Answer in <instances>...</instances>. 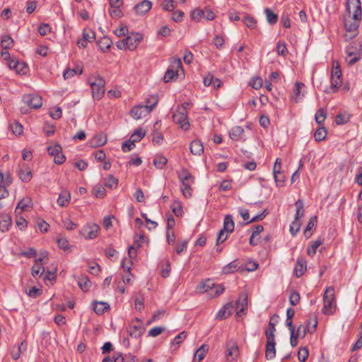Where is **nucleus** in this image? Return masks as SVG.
I'll list each match as a JSON object with an SVG mask.
<instances>
[{
    "label": "nucleus",
    "mask_w": 362,
    "mask_h": 362,
    "mask_svg": "<svg viewBox=\"0 0 362 362\" xmlns=\"http://www.w3.org/2000/svg\"><path fill=\"white\" fill-rule=\"evenodd\" d=\"M146 104L144 105L145 106H147L148 108V110L151 112L153 108L156 106L158 102V98L157 95H151L146 98Z\"/></svg>",
    "instance_id": "obj_44"
},
{
    "label": "nucleus",
    "mask_w": 362,
    "mask_h": 362,
    "mask_svg": "<svg viewBox=\"0 0 362 362\" xmlns=\"http://www.w3.org/2000/svg\"><path fill=\"white\" fill-rule=\"evenodd\" d=\"M243 21L245 24V25L250 29H254L256 26L257 21L252 16H245Z\"/></svg>",
    "instance_id": "obj_61"
},
{
    "label": "nucleus",
    "mask_w": 362,
    "mask_h": 362,
    "mask_svg": "<svg viewBox=\"0 0 362 362\" xmlns=\"http://www.w3.org/2000/svg\"><path fill=\"white\" fill-rule=\"evenodd\" d=\"M70 199L71 194L69 192L64 190L59 194L57 199V203L59 204V206H64L69 202Z\"/></svg>",
    "instance_id": "obj_35"
},
{
    "label": "nucleus",
    "mask_w": 362,
    "mask_h": 362,
    "mask_svg": "<svg viewBox=\"0 0 362 362\" xmlns=\"http://www.w3.org/2000/svg\"><path fill=\"white\" fill-rule=\"evenodd\" d=\"M238 269V266L237 262L233 261L223 268V273L225 274H231L237 271Z\"/></svg>",
    "instance_id": "obj_43"
},
{
    "label": "nucleus",
    "mask_w": 362,
    "mask_h": 362,
    "mask_svg": "<svg viewBox=\"0 0 362 362\" xmlns=\"http://www.w3.org/2000/svg\"><path fill=\"white\" fill-rule=\"evenodd\" d=\"M93 193L95 197L98 198H103L105 196L106 190L104 187L100 185V186H95L93 188Z\"/></svg>",
    "instance_id": "obj_63"
},
{
    "label": "nucleus",
    "mask_w": 362,
    "mask_h": 362,
    "mask_svg": "<svg viewBox=\"0 0 362 362\" xmlns=\"http://www.w3.org/2000/svg\"><path fill=\"white\" fill-rule=\"evenodd\" d=\"M78 284L80 288L84 291H88L91 286L90 281L86 276L79 279Z\"/></svg>",
    "instance_id": "obj_48"
},
{
    "label": "nucleus",
    "mask_w": 362,
    "mask_h": 362,
    "mask_svg": "<svg viewBox=\"0 0 362 362\" xmlns=\"http://www.w3.org/2000/svg\"><path fill=\"white\" fill-rule=\"evenodd\" d=\"M300 228V223H299V220H296L291 223L290 226V233L293 236H295L297 233L299 231Z\"/></svg>",
    "instance_id": "obj_60"
},
{
    "label": "nucleus",
    "mask_w": 362,
    "mask_h": 362,
    "mask_svg": "<svg viewBox=\"0 0 362 362\" xmlns=\"http://www.w3.org/2000/svg\"><path fill=\"white\" fill-rule=\"evenodd\" d=\"M30 207H32V201L30 199H23L18 202L16 209V211H17L19 209L21 210H26Z\"/></svg>",
    "instance_id": "obj_51"
},
{
    "label": "nucleus",
    "mask_w": 362,
    "mask_h": 362,
    "mask_svg": "<svg viewBox=\"0 0 362 362\" xmlns=\"http://www.w3.org/2000/svg\"><path fill=\"white\" fill-rule=\"evenodd\" d=\"M304 87H305L304 83H303L301 82H296L295 83L293 92V95L295 96L296 100L300 98V90Z\"/></svg>",
    "instance_id": "obj_62"
},
{
    "label": "nucleus",
    "mask_w": 362,
    "mask_h": 362,
    "mask_svg": "<svg viewBox=\"0 0 362 362\" xmlns=\"http://www.w3.org/2000/svg\"><path fill=\"white\" fill-rule=\"evenodd\" d=\"M327 117V111L324 108H320L315 115V119L318 124H322Z\"/></svg>",
    "instance_id": "obj_40"
},
{
    "label": "nucleus",
    "mask_w": 362,
    "mask_h": 362,
    "mask_svg": "<svg viewBox=\"0 0 362 362\" xmlns=\"http://www.w3.org/2000/svg\"><path fill=\"white\" fill-rule=\"evenodd\" d=\"M300 300V294L296 291H291L289 296V303L292 305H296Z\"/></svg>",
    "instance_id": "obj_53"
},
{
    "label": "nucleus",
    "mask_w": 362,
    "mask_h": 362,
    "mask_svg": "<svg viewBox=\"0 0 362 362\" xmlns=\"http://www.w3.org/2000/svg\"><path fill=\"white\" fill-rule=\"evenodd\" d=\"M18 175L23 182H28L33 177L32 170L26 164H23L20 166Z\"/></svg>",
    "instance_id": "obj_17"
},
{
    "label": "nucleus",
    "mask_w": 362,
    "mask_h": 362,
    "mask_svg": "<svg viewBox=\"0 0 362 362\" xmlns=\"http://www.w3.org/2000/svg\"><path fill=\"white\" fill-rule=\"evenodd\" d=\"M309 356L308 349L306 347H301L298 353V360L301 362H305Z\"/></svg>",
    "instance_id": "obj_57"
},
{
    "label": "nucleus",
    "mask_w": 362,
    "mask_h": 362,
    "mask_svg": "<svg viewBox=\"0 0 362 362\" xmlns=\"http://www.w3.org/2000/svg\"><path fill=\"white\" fill-rule=\"evenodd\" d=\"M95 38V34L91 29H84L82 37L77 41L79 47L85 48L88 45V42H91Z\"/></svg>",
    "instance_id": "obj_14"
},
{
    "label": "nucleus",
    "mask_w": 362,
    "mask_h": 362,
    "mask_svg": "<svg viewBox=\"0 0 362 362\" xmlns=\"http://www.w3.org/2000/svg\"><path fill=\"white\" fill-rule=\"evenodd\" d=\"M176 76H177V70H174L173 69L169 68L165 73L163 79L165 82H169Z\"/></svg>",
    "instance_id": "obj_59"
},
{
    "label": "nucleus",
    "mask_w": 362,
    "mask_h": 362,
    "mask_svg": "<svg viewBox=\"0 0 362 362\" xmlns=\"http://www.w3.org/2000/svg\"><path fill=\"white\" fill-rule=\"evenodd\" d=\"M209 350V346L207 344H202L195 352L194 355L193 362H200L204 357L206 353Z\"/></svg>",
    "instance_id": "obj_26"
},
{
    "label": "nucleus",
    "mask_w": 362,
    "mask_h": 362,
    "mask_svg": "<svg viewBox=\"0 0 362 362\" xmlns=\"http://www.w3.org/2000/svg\"><path fill=\"white\" fill-rule=\"evenodd\" d=\"M324 306L322 313L325 315H332L336 310V301L334 297V290L332 287L326 288L323 295Z\"/></svg>",
    "instance_id": "obj_3"
},
{
    "label": "nucleus",
    "mask_w": 362,
    "mask_h": 362,
    "mask_svg": "<svg viewBox=\"0 0 362 362\" xmlns=\"http://www.w3.org/2000/svg\"><path fill=\"white\" fill-rule=\"evenodd\" d=\"M52 28L48 23H42L38 27V33L40 35L45 36L48 33H50Z\"/></svg>",
    "instance_id": "obj_58"
},
{
    "label": "nucleus",
    "mask_w": 362,
    "mask_h": 362,
    "mask_svg": "<svg viewBox=\"0 0 362 362\" xmlns=\"http://www.w3.org/2000/svg\"><path fill=\"white\" fill-rule=\"evenodd\" d=\"M178 178L182 185H192L194 182V177L187 168H182L178 173Z\"/></svg>",
    "instance_id": "obj_18"
},
{
    "label": "nucleus",
    "mask_w": 362,
    "mask_h": 362,
    "mask_svg": "<svg viewBox=\"0 0 362 362\" xmlns=\"http://www.w3.org/2000/svg\"><path fill=\"white\" fill-rule=\"evenodd\" d=\"M98 44L100 49L105 52L110 48L112 41L107 37H103L98 40Z\"/></svg>",
    "instance_id": "obj_32"
},
{
    "label": "nucleus",
    "mask_w": 362,
    "mask_h": 362,
    "mask_svg": "<svg viewBox=\"0 0 362 362\" xmlns=\"http://www.w3.org/2000/svg\"><path fill=\"white\" fill-rule=\"evenodd\" d=\"M243 133L244 129L242 127L235 126L231 129L229 135L231 139L238 141L240 139Z\"/></svg>",
    "instance_id": "obj_31"
},
{
    "label": "nucleus",
    "mask_w": 362,
    "mask_h": 362,
    "mask_svg": "<svg viewBox=\"0 0 362 362\" xmlns=\"http://www.w3.org/2000/svg\"><path fill=\"white\" fill-rule=\"evenodd\" d=\"M167 163L168 159L161 155L156 156L153 160V164L158 169H163Z\"/></svg>",
    "instance_id": "obj_38"
},
{
    "label": "nucleus",
    "mask_w": 362,
    "mask_h": 362,
    "mask_svg": "<svg viewBox=\"0 0 362 362\" xmlns=\"http://www.w3.org/2000/svg\"><path fill=\"white\" fill-rule=\"evenodd\" d=\"M350 116L347 114H339L336 116L335 122L338 125H342L349 121Z\"/></svg>",
    "instance_id": "obj_55"
},
{
    "label": "nucleus",
    "mask_w": 362,
    "mask_h": 362,
    "mask_svg": "<svg viewBox=\"0 0 362 362\" xmlns=\"http://www.w3.org/2000/svg\"><path fill=\"white\" fill-rule=\"evenodd\" d=\"M361 3L359 0H348L347 11L353 15L344 19V27L347 32L352 33L351 37H355L358 33L359 23L361 16Z\"/></svg>",
    "instance_id": "obj_1"
},
{
    "label": "nucleus",
    "mask_w": 362,
    "mask_h": 362,
    "mask_svg": "<svg viewBox=\"0 0 362 362\" xmlns=\"http://www.w3.org/2000/svg\"><path fill=\"white\" fill-rule=\"evenodd\" d=\"M117 184L118 180L111 175H108V177L105 178L104 183L106 187L111 189L116 188L117 187Z\"/></svg>",
    "instance_id": "obj_50"
},
{
    "label": "nucleus",
    "mask_w": 362,
    "mask_h": 362,
    "mask_svg": "<svg viewBox=\"0 0 362 362\" xmlns=\"http://www.w3.org/2000/svg\"><path fill=\"white\" fill-rule=\"evenodd\" d=\"M187 333L185 331L177 335L172 341V346H179L187 337Z\"/></svg>",
    "instance_id": "obj_56"
},
{
    "label": "nucleus",
    "mask_w": 362,
    "mask_h": 362,
    "mask_svg": "<svg viewBox=\"0 0 362 362\" xmlns=\"http://www.w3.org/2000/svg\"><path fill=\"white\" fill-rule=\"evenodd\" d=\"M317 326V319L316 316H314L313 317H310L306 325V328L308 329V332L310 334H313L315 332L316 327Z\"/></svg>",
    "instance_id": "obj_41"
},
{
    "label": "nucleus",
    "mask_w": 362,
    "mask_h": 362,
    "mask_svg": "<svg viewBox=\"0 0 362 362\" xmlns=\"http://www.w3.org/2000/svg\"><path fill=\"white\" fill-rule=\"evenodd\" d=\"M233 305L232 303H228L224 305V307L221 309L216 314V319L222 320L228 317L231 315V310H228L229 309H233Z\"/></svg>",
    "instance_id": "obj_27"
},
{
    "label": "nucleus",
    "mask_w": 362,
    "mask_h": 362,
    "mask_svg": "<svg viewBox=\"0 0 362 362\" xmlns=\"http://www.w3.org/2000/svg\"><path fill=\"white\" fill-rule=\"evenodd\" d=\"M306 261L303 259H298L295 264L294 273L297 277H300L306 271Z\"/></svg>",
    "instance_id": "obj_23"
},
{
    "label": "nucleus",
    "mask_w": 362,
    "mask_h": 362,
    "mask_svg": "<svg viewBox=\"0 0 362 362\" xmlns=\"http://www.w3.org/2000/svg\"><path fill=\"white\" fill-rule=\"evenodd\" d=\"M89 83L92 90V96L95 100H100L105 94V81L103 77L98 76L94 81L89 78Z\"/></svg>",
    "instance_id": "obj_4"
},
{
    "label": "nucleus",
    "mask_w": 362,
    "mask_h": 362,
    "mask_svg": "<svg viewBox=\"0 0 362 362\" xmlns=\"http://www.w3.org/2000/svg\"><path fill=\"white\" fill-rule=\"evenodd\" d=\"M264 13L267 17V21L270 25H274L278 21V15L275 13L272 9L266 8Z\"/></svg>",
    "instance_id": "obj_34"
},
{
    "label": "nucleus",
    "mask_w": 362,
    "mask_h": 362,
    "mask_svg": "<svg viewBox=\"0 0 362 362\" xmlns=\"http://www.w3.org/2000/svg\"><path fill=\"white\" fill-rule=\"evenodd\" d=\"M276 51L279 55L286 57L288 54L286 42L284 41H279L276 43Z\"/></svg>",
    "instance_id": "obj_47"
},
{
    "label": "nucleus",
    "mask_w": 362,
    "mask_h": 362,
    "mask_svg": "<svg viewBox=\"0 0 362 362\" xmlns=\"http://www.w3.org/2000/svg\"><path fill=\"white\" fill-rule=\"evenodd\" d=\"M146 135V132L141 129H136L131 136L130 139L133 142H138L142 139Z\"/></svg>",
    "instance_id": "obj_49"
},
{
    "label": "nucleus",
    "mask_w": 362,
    "mask_h": 362,
    "mask_svg": "<svg viewBox=\"0 0 362 362\" xmlns=\"http://www.w3.org/2000/svg\"><path fill=\"white\" fill-rule=\"evenodd\" d=\"M274 317H272L269 322V328L265 331V336L267 339H275L274 332L276 331L275 323L273 322Z\"/></svg>",
    "instance_id": "obj_39"
},
{
    "label": "nucleus",
    "mask_w": 362,
    "mask_h": 362,
    "mask_svg": "<svg viewBox=\"0 0 362 362\" xmlns=\"http://www.w3.org/2000/svg\"><path fill=\"white\" fill-rule=\"evenodd\" d=\"M273 175L276 186L282 187L285 180V177L281 170H280V167L276 168V166H274Z\"/></svg>",
    "instance_id": "obj_28"
},
{
    "label": "nucleus",
    "mask_w": 362,
    "mask_h": 362,
    "mask_svg": "<svg viewBox=\"0 0 362 362\" xmlns=\"http://www.w3.org/2000/svg\"><path fill=\"white\" fill-rule=\"evenodd\" d=\"M214 287V283L210 279H206L204 282H202L200 286H199V290L202 292H207Z\"/></svg>",
    "instance_id": "obj_45"
},
{
    "label": "nucleus",
    "mask_w": 362,
    "mask_h": 362,
    "mask_svg": "<svg viewBox=\"0 0 362 362\" xmlns=\"http://www.w3.org/2000/svg\"><path fill=\"white\" fill-rule=\"evenodd\" d=\"M239 356V349L237 344L229 341L226 345V358L228 362L236 361Z\"/></svg>",
    "instance_id": "obj_10"
},
{
    "label": "nucleus",
    "mask_w": 362,
    "mask_h": 362,
    "mask_svg": "<svg viewBox=\"0 0 362 362\" xmlns=\"http://www.w3.org/2000/svg\"><path fill=\"white\" fill-rule=\"evenodd\" d=\"M236 308L239 309L237 314L243 312L247 308V296L246 293H243L239 296V298L236 302Z\"/></svg>",
    "instance_id": "obj_25"
},
{
    "label": "nucleus",
    "mask_w": 362,
    "mask_h": 362,
    "mask_svg": "<svg viewBox=\"0 0 362 362\" xmlns=\"http://www.w3.org/2000/svg\"><path fill=\"white\" fill-rule=\"evenodd\" d=\"M330 83L331 85L325 90L327 93H335L342 83V74L340 64L337 61L333 62Z\"/></svg>",
    "instance_id": "obj_2"
},
{
    "label": "nucleus",
    "mask_w": 362,
    "mask_h": 362,
    "mask_svg": "<svg viewBox=\"0 0 362 362\" xmlns=\"http://www.w3.org/2000/svg\"><path fill=\"white\" fill-rule=\"evenodd\" d=\"M110 16L115 19L120 18L123 16V13L120 7H110L109 9Z\"/></svg>",
    "instance_id": "obj_54"
},
{
    "label": "nucleus",
    "mask_w": 362,
    "mask_h": 362,
    "mask_svg": "<svg viewBox=\"0 0 362 362\" xmlns=\"http://www.w3.org/2000/svg\"><path fill=\"white\" fill-rule=\"evenodd\" d=\"M23 102L30 107L33 109L40 108L42 105V98L40 96L34 94H26L23 95Z\"/></svg>",
    "instance_id": "obj_11"
},
{
    "label": "nucleus",
    "mask_w": 362,
    "mask_h": 362,
    "mask_svg": "<svg viewBox=\"0 0 362 362\" xmlns=\"http://www.w3.org/2000/svg\"><path fill=\"white\" fill-rule=\"evenodd\" d=\"M14 45V40L10 35H4L1 37V46L4 49H8Z\"/></svg>",
    "instance_id": "obj_37"
},
{
    "label": "nucleus",
    "mask_w": 362,
    "mask_h": 362,
    "mask_svg": "<svg viewBox=\"0 0 362 362\" xmlns=\"http://www.w3.org/2000/svg\"><path fill=\"white\" fill-rule=\"evenodd\" d=\"M228 233H230L234 230V222L231 215H226L224 218L223 227L221 229Z\"/></svg>",
    "instance_id": "obj_29"
},
{
    "label": "nucleus",
    "mask_w": 362,
    "mask_h": 362,
    "mask_svg": "<svg viewBox=\"0 0 362 362\" xmlns=\"http://www.w3.org/2000/svg\"><path fill=\"white\" fill-rule=\"evenodd\" d=\"M8 67L19 74H25L28 71V66L23 62L13 59L8 62Z\"/></svg>",
    "instance_id": "obj_20"
},
{
    "label": "nucleus",
    "mask_w": 362,
    "mask_h": 362,
    "mask_svg": "<svg viewBox=\"0 0 362 362\" xmlns=\"http://www.w3.org/2000/svg\"><path fill=\"white\" fill-rule=\"evenodd\" d=\"M136 321L138 322L137 325H130L128 328V332L129 333V335L132 337H134L136 339L139 338L142 335L143 332H144V328L142 327V322L138 318H136Z\"/></svg>",
    "instance_id": "obj_19"
},
{
    "label": "nucleus",
    "mask_w": 362,
    "mask_h": 362,
    "mask_svg": "<svg viewBox=\"0 0 362 362\" xmlns=\"http://www.w3.org/2000/svg\"><path fill=\"white\" fill-rule=\"evenodd\" d=\"M303 202L301 199L298 200L295 203L296 207V211L295 214V219L299 220V218L304 215Z\"/></svg>",
    "instance_id": "obj_42"
},
{
    "label": "nucleus",
    "mask_w": 362,
    "mask_h": 362,
    "mask_svg": "<svg viewBox=\"0 0 362 362\" xmlns=\"http://www.w3.org/2000/svg\"><path fill=\"white\" fill-rule=\"evenodd\" d=\"M323 241L320 238H318L317 240L315 241H311L309 243L307 252L308 255L313 256L317 251V247L322 244Z\"/></svg>",
    "instance_id": "obj_33"
},
{
    "label": "nucleus",
    "mask_w": 362,
    "mask_h": 362,
    "mask_svg": "<svg viewBox=\"0 0 362 362\" xmlns=\"http://www.w3.org/2000/svg\"><path fill=\"white\" fill-rule=\"evenodd\" d=\"M151 7L152 4L150 1L144 0L141 2L135 5L134 8L137 14L144 15L148 11H149Z\"/></svg>",
    "instance_id": "obj_21"
},
{
    "label": "nucleus",
    "mask_w": 362,
    "mask_h": 362,
    "mask_svg": "<svg viewBox=\"0 0 362 362\" xmlns=\"http://www.w3.org/2000/svg\"><path fill=\"white\" fill-rule=\"evenodd\" d=\"M11 129L13 134L16 136L21 135L23 132V125L18 122H15L12 123L11 124Z\"/></svg>",
    "instance_id": "obj_52"
},
{
    "label": "nucleus",
    "mask_w": 362,
    "mask_h": 362,
    "mask_svg": "<svg viewBox=\"0 0 362 362\" xmlns=\"http://www.w3.org/2000/svg\"><path fill=\"white\" fill-rule=\"evenodd\" d=\"M11 226V218L8 214H1L0 216V230L1 232L8 231Z\"/></svg>",
    "instance_id": "obj_24"
},
{
    "label": "nucleus",
    "mask_w": 362,
    "mask_h": 362,
    "mask_svg": "<svg viewBox=\"0 0 362 362\" xmlns=\"http://www.w3.org/2000/svg\"><path fill=\"white\" fill-rule=\"evenodd\" d=\"M215 16V13L211 10L207 8L203 10L196 8L191 12V18L196 21H199L202 18L212 21Z\"/></svg>",
    "instance_id": "obj_9"
},
{
    "label": "nucleus",
    "mask_w": 362,
    "mask_h": 362,
    "mask_svg": "<svg viewBox=\"0 0 362 362\" xmlns=\"http://www.w3.org/2000/svg\"><path fill=\"white\" fill-rule=\"evenodd\" d=\"M276 356L275 339H267L265 346V358L267 360H272Z\"/></svg>",
    "instance_id": "obj_16"
},
{
    "label": "nucleus",
    "mask_w": 362,
    "mask_h": 362,
    "mask_svg": "<svg viewBox=\"0 0 362 362\" xmlns=\"http://www.w3.org/2000/svg\"><path fill=\"white\" fill-rule=\"evenodd\" d=\"M81 74L82 69H67L63 73V76L64 79H69L74 76L76 74Z\"/></svg>",
    "instance_id": "obj_46"
},
{
    "label": "nucleus",
    "mask_w": 362,
    "mask_h": 362,
    "mask_svg": "<svg viewBox=\"0 0 362 362\" xmlns=\"http://www.w3.org/2000/svg\"><path fill=\"white\" fill-rule=\"evenodd\" d=\"M48 259V255L46 252L41 253V257L35 259V264L32 267V275L36 278L41 276L45 272L43 264Z\"/></svg>",
    "instance_id": "obj_7"
},
{
    "label": "nucleus",
    "mask_w": 362,
    "mask_h": 362,
    "mask_svg": "<svg viewBox=\"0 0 362 362\" xmlns=\"http://www.w3.org/2000/svg\"><path fill=\"white\" fill-rule=\"evenodd\" d=\"M345 52L349 57H351L352 56H361L362 46L359 42L356 40L352 41L346 47Z\"/></svg>",
    "instance_id": "obj_13"
},
{
    "label": "nucleus",
    "mask_w": 362,
    "mask_h": 362,
    "mask_svg": "<svg viewBox=\"0 0 362 362\" xmlns=\"http://www.w3.org/2000/svg\"><path fill=\"white\" fill-rule=\"evenodd\" d=\"M173 120L175 124H179L182 130L187 131L189 129L190 124L187 112L177 110L173 115Z\"/></svg>",
    "instance_id": "obj_8"
},
{
    "label": "nucleus",
    "mask_w": 362,
    "mask_h": 362,
    "mask_svg": "<svg viewBox=\"0 0 362 362\" xmlns=\"http://www.w3.org/2000/svg\"><path fill=\"white\" fill-rule=\"evenodd\" d=\"M171 208L172 211H173L176 216H182V214L183 212L182 207L179 202H174L172 204Z\"/></svg>",
    "instance_id": "obj_64"
},
{
    "label": "nucleus",
    "mask_w": 362,
    "mask_h": 362,
    "mask_svg": "<svg viewBox=\"0 0 362 362\" xmlns=\"http://www.w3.org/2000/svg\"><path fill=\"white\" fill-rule=\"evenodd\" d=\"M327 134V129L324 127H319L314 134L315 140L317 142L325 139Z\"/></svg>",
    "instance_id": "obj_36"
},
{
    "label": "nucleus",
    "mask_w": 362,
    "mask_h": 362,
    "mask_svg": "<svg viewBox=\"0 0 362 362\" xmlns=\"http://www.w3.org/2000/svg\"><path fill=\"white\" fill-rule=\"evenodd\" d=\"M100 231V228L94 223H88L82 227L80 234L86 239L92 240L95 238Z\"/></svg>",
    "instance_id": "obj_5"
},
{
    "label": "nucleus",
    "mask_w": 362,
    "mask_h": 362,
    "mask_svg": "<svg viewBox=\"0 0 362 362\" xmlns=\"http://www.w3.org/2000/svg\"><path fill=\"white\" fill-rule=\"evenodd\" d=\"M143 39L141 34L136 33L127 36L124 38V42L127 45V49L129 50H134L138 45L141 42Z\"/></svg>",
    "instance_id": "obj_12"
},
{
    "label": "nucleus",
    "mask_w": 362,
    "mask_h": 362,
    "mask_svg": "<svg viewBox=\"0 0 362 362\" xmlns=\"http://www.w3.org/2000/svg\"><path fill=\"white\" fill-rule=\"evenodd\" d=\"M49 154L54 157V161L57 165H62L65 162L66 157L62 153V148L59 144L47 148Z\"/></svg>",
    "instance_id": "obj_6"
},
{
    "label": "nucleus",
    "mask_w": 362,
    "mask_h": 362,
    "mask_svg": "<svg viewBox=\"0 0 362 362\" xmlns=\"http://www.w3.org/2000/svg\"><path fill=\"white\" fill-rule=\"evenodd\" d=\"M148 108V107L144 105L135 106L131 110V116L136 119H139L151 112Z\"/></svg>",
    "instance_id": "obj_15"
},
{
    "label": "nucleus",
    "mask_w": 362,
    "mask_h": 362,
    "mask_svg": "<svg viewBox=\"0 0 362 362\" xmlns=\"http://www.w3.org/2000/svg\"><path fill=\"white\" fill-rule=\"evenodd\" d=\"M108 309H110V305L107 303L95 302L93 303V310L98 315H103Z\"/></svg>",
    "instance_id": "obj_30"
},
{
    "label": "nucleus",
    "mask_w": 362,
    "mask_h": 362,
    "mask_svg": "<svg viewBox=\"0 0 362 362\" xmlns=\"http://www.w3.org/2000/svg\"><path fill=\"white\" fill-rule=\"evenodd\" d=\"M190 152L194 156H200L204 152V146L201 141L194 140L189 146Z\"/></svg>",
    "instance_id": "obj_22"
}]
</instances>
